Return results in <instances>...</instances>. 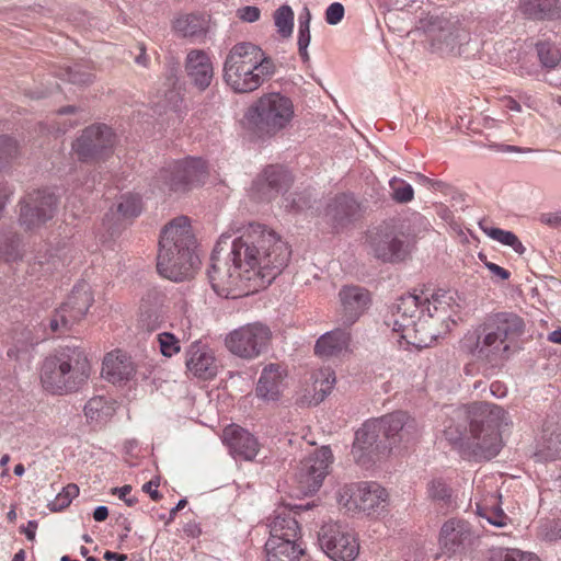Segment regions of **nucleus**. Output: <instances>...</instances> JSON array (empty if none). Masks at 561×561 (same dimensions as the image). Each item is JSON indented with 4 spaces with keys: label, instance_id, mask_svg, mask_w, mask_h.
<instances>
[{
    "label": "nucleus",
    "instance_id": "nucleus-1",
    "mask_svg": "<svg viewBox=\"0 0 561 561\" xmlns=\"http://www.w3.org/2000/svg\"><path fill=\"white\" fill-rule=\"evenodd\" d=\"M219 242L211 252L207 276L214 291L237 299L272 284L287 266L291 251L275 231L250 224L232 241L227 260L220 259Z\"/></svg>",
    "mask_w": 561,
    "mask_h": 561
},
{
    "label": "nucleus",
    "instance_id": "nucleus-2",
    "mask_svg": "<svg viewBox=\"0 0 561 561\" xmlns=\"http://www.w3.org/2000/svg\"><path fill=\"white\" fill-rule=\"evenodd\" d=\"M444 436L454 446L477 459L489 460L501 449V427L507 425L506 411L488 402L450 409Z\"/></svg>",
    "mask_w": 561,
    "mask_h": 561
},
{
    "label": "nucleus",
    "instance_id": "nucleus-3",
    "mask_svg": "<svg viewBox=\"0 0 561 561\" xmlns=\"http://www.w3.org/2000/svg\"><path fill=\"white\" fill-rule=\"evenodd\" d=\"M456 297V291L445 289L435 290L423 301L416 295L401 296L391 308V339L403 348L413 346L421 350L430 346L436 332L430 330L427 319L449 320L459 307Z\"/></svg>",
    "mask_w": 561,
    "mask_h": 561
},
{
    "label": "nucleus",
    "instance_id": "nucleus-4",
    "mask_svg": "<svg viewBox=\"0 0 561 561\" xmlns=\"http://www.w3.org/2000/svg\"><path fill=\"white\" fill-rule=\"evenodd\" d=\"M196 249L197 240L190 219L185 216L173 219L160 234L157 271L174 282L193 277L201 264Z\"/></svg>",
    "mask_w": 561,
    "mask_h": 561
},
{
    "label": "nucleus",
    "instance_id": "nucleus-5",
    "mask_svg": "<svg viewBox=\"0 0 561 561\" xmlns=\"http://www.w3.org/2000/svg\"><path fill=\"white\" fill-rule=\"evenodd\" d=\"M91 370V363L82 347L65 345L55 348L44 358L39 378L45 391L66 396L82 389Z\"/></svg>",
    "mask_w": 561,
    "mask_h": 561
},
{
    "label": "nucleus",
    "instance_id": "nucleus-6",
    "mask_svg": "<svg viewBox=\"0 0 561 561\" xmlns=\"http://www.w3.org/2000/svg\"><path fill=\"white\" fill-rule=\"evenodd\" d=\"M524 320L514 312L491 314L481 324L470 352L477 359L497 366L510 357L511 345L524 333Z\"/></svg>",
    "mask_w": 561,
    "mask_h": 561
},
{
    "label": "nucleus",
    "instance_id": "nucleus-7",
    "mask_svg": "<svg viewBox=\"0 0 561 561\" xmlns=\"http://www.w3.org/2000/svg\"><path fill=\"white\" fill-rule=\"evenodd\" d=\"M294 116L293 100L279 92H270L248 107L244 122L253 137L265 141L286 130L291 125Z\"/></svg>",
    "mask_w": 561,
    "mask_h": 561
},
{
    "label": "nucleus",
    "instance_id": "nucleus-8",
    "mask_svg": "<svg viewBox=\"0 0 561 561\" xmlns=\"http://www.w3.org/2000/svg\"><path fill=\"white\" fill-rule=\"evenodd\" d=\"M431 42L433 53L440 56H460L461 47L468 43L469 34L457 22L438 15L426 14L416 25Z\"/></svg>",
    "mask_w": 561,
    "mask_h": 561
},
{
    "label": "nucleus",
    "instance_id": "nucleus-9",
    "mask_svg": "<svg viewBox=\"0 0 561 561\" xmlns=\"http://www.w3.org/2000/svg\"><path fill=\"white\" fill-rule=\"evenodd\" d=\"M337 501L347 511L379 517L386 507V490L375 481L345 484L339 491Z\"/></svg>",
    "mask_w": 561,
    "mask_h": 561
},
{
    "label": "nucleus",
    "instance_id": "nucleus-10",
    "mask_svg": "<svg viewBox=\"0 0 561 561\" xmlns=\"http://www.w3.org/2000/svg\"><path fill=\"white\" fill-rule=\"evenodd\" d=\"M272 337L271 328L257 321L231 331L226 336L225 344L233 355L243 359H254L268 350Z\"/></svg>",
    "mask_w": 561,
    "mask_h": 561
},
{
    "label": "nucleus",
    "instance_id": "nucleus-11",
    "mask_svg": "<svg viewBox=\"0 0 561 561\" xmlns=\"http://www.w3.org/2000/svg\"><path fill=\"white\" fill-rule=\"evenodd\" d=\"M115 146V134L105 124H93L85 127L72 142V151L83 163H99L112 157Z\"/></svg>",
    "mask_w": 561,
    "mask_h": 561
},
{
    "label": "nucleus",
    "instance_id": "nucleus-12",
    "mask_svg": "<svg viewBox=\"0 0 561 561\" xmlns=\"http://www.w3.org/2000/svg\"><path fill=\"white\" fill-rule=\"evenodd\" d=\"M206 176L207 164L202 158H186L162 168L154 181L162 191L179 192L203 183Z\"/></svg>",
    "mask_w": 561,
    "mask_h": 561
},
{
    "label": "nucleus",
    "instance_id": "nucleus-13",
    "mask_svg": "<svg viewBox=\"0 0 561 561\" xmlns=\"http://www.w3.org/2000/svg\"><path fill=\"white\" fill-rule=\"evenodd\" d=\"M57 197L47 190H34L19 202V225L25 231H35L51 220L57 209Z\"/></svg>",
    "mask_w": 561,
    "mask_h": 561
},
{
    "label": "nucleus",
    "instance_id": "nucleus-14",
    "mask_svg": "<svg viewBox=\"0 0 561 561\" xmlns=\"http://www.w3.org/2000/svg\"><path fill=\"white\" fill-rule=\"evenodd\" d=\"M94 301L91 287L85 282L76 284L67 300L56 309L49 320L54 333H65L81 321Z\"/></svg>",
    "mask_w": 561,
    "mask_h": 561
},
{
    "label": "nucleus",
    "instance_id": "nucleus-15",
    "mask_svg": "<svg viewBox=\"0 0 561 561\" xmlns=\"http://www.w3.org/2000/svg\"><path fill=\"white\" fill-rule=\"evenodd\" d=\"M386 436L385 417L366 421L356 432L351 449L354 461L368 469L373 467L380 454V436Z\"/></svg>",
    "mask_w": 561,
    "mask_h": 561
},
{
    "label": "nucleus",
    "instance_id": "nucleus-16",
    "mask_svg": "<svg viewBox=\"0 0 561 561\" xmlns=\"http://www.w3.org/2000/svg\"><path fill=\"white\" fill-rule=\"evenodd\" d=\"M318 541L322 551L333 561H353L359 552L357 539L337 523L322 525Z\"/></svg>",
    "mask_w": 561,
    "mask_h": 561
},
{
    "label": "nucleus",
    "instance_id": "nucleus-17",
    "mask_svg": "<svg viewBox=\"0 0 561 561\" xmlns=\"http://www.w3.org/2000/svg\"><path fill=\"white\" fill-rule=\"evenodd\" d=\"M268 72L271 57L262 48L251 42H240L234 44L228 51L224 61L222 77H232L241 69L249 67H260Z\"/></svg>",
    "mask_w": 561,
    "mask_h": 561
},
{
    "label": "nucleus",
    "instance_id": "nucleus-18",
    "mask_svg": "<svg viewBox=\"0 0 561 561\" xmlns=\"http://www.w3.org/2000/svg\"><path fill=\"white\" fill-rule=\"evenodd\" d=\"M332 462L333 453L329 446H322L305 458L298 472L301 488L310 493L318 491L329 474Z\"/></svg>",
    "mask_w": 561,
    "mask_h": 561
},
{
    "label": "nucleus",
    "instance_id": "nucleus-19",
    "mask_svg": "<svg viewBox=\"0 0 561 561\" xmlns=\"http://www.w3.org/2000/svg\"><path fill=\"white\" fill-rule=\"evenodd\" d=\"M291 183L293 176L286 168L271 164L253 181L252 196L260 202H270L286 192Z\"/></svg>",
    "mask_w": 561,
    "mask_h": 561
},
{
    "label": "nucleus",
    "instance_id": "nucleus-20",
    "mask_svg": "<svg viewBox=\"0 0 561 561\" xmlns=\"http://www.w3.org/2000/svg\"><path fill=\"white\" fill-rule=\"evenodd\" d=\"M362 206L351 194H337L325 209L324 217L334 232H340L362 217Z\"/></svg>",
    "mask_w": 561,
    "mask_h": 561
},
{
    "label": "nucleus",
    "instance_id": "nucleus-21",
    "mask_svg": "<svg viewBox=\"0 0 561 561\" xmlns=\"http://www.w3.org/2000/svg\"><path fill=\"white\" fill-rule=\"evenodd\" d=\"M186 368L202 380H210L217 375V360L211 350L199 341L193 342L186 351Z\"/></svg>",
    "mask_w": 561,
    "mask_h": 561
},
{
    "label": "nucleus",
    "instance_id": "nucleus-22",
    "mask_svg": "<svg viewBox=\"0 0 561 561\" xmlns=\"http://www.w3.org/2000/svg\"><path fill=\"white\" fill-rule=\"evenodd\" d=\"M469 524L462 519L451 518L444 523L439 533V547L448 558L461 552L471 539Z\"/></svg>",
    "mask_w": 561,
    "mask_h": 561
},
{
    "label": "nucleus",
    "instance_id": "nucleus-23",
    "mask_svg": "<svg viewBox=\"0 0 561 561\" xmlns=\"http://www.w3.org/2000/svg\"><path fill=\"white\" fill-rule=\"evenodd\" d=\"M224 442L234 458L252 460L259 453V442L255 436L236 424L225 427Z\"/></svg>",
    "mask_w": 561,
    "mask_h": 561
},
{
    "label": "nucleus",
    "instance_id": "nucleus-24",
    "mask_svg": "<svg viewBox=\"0 0 561 561\" xmlns=\"http://www.w3.org/2000/svg\"><path fill=\"white\" fill-rule=\"evenodd\" d=\"M286 370L275 363L266 365L259 377L255 394L264 402H277L282 398Z\"/></svg>",
    "mask_w": 561,
    "mask_h": 561
},
{
    "label": "nucleus",
    "instance_id": "nucleus-25",
    "mask_svg": "<svg viewBox=\"0 0 561 561\" xmlns=\"http://www.w3.org/2000/svg\"><path fill=\"white\" fill-rule=\"evenodd\" d=\"M342 304V321L346 327L354 324L370 304L369 291L359 286H344L339 293Z\"/></svg>",
    "mask_w": 561,
    "mask_h": 561
},
{
    "label": "nucleus",
    "instance_id": "nucleus-26",
    "mask_svg": "<svg viewBox=\"0 0 561 561\" xmlns=\"http://www.w3.org/2000/svg\"><path fill=\"white\" fill-rule=\"evenodd\" d=\"M267 73L260 67H249L232 73V77H224L225 82L236 93H250L257 90L263 83L270 80L276 72V65L271 58V66Z\"/></svg>",
    "mask_w": 561,
    "mask_h": 561
},
{
    "label": "nucleus",
    "instance_id": "nucleus-27",
    "mask_svg": "<svg viewBox=\"0 0 561 561\" xmlns=\"http://www.w3.org/2000/svg\"><path fill=\"white\" fill-rule=\"evenodd\" d=\"M102 373L113 385H123L134 378L136 365L125 352L115 350L104 357Z\"/></svg>",
    "mask_w": 561,
    "mask_h": 561
},
{
    "label": "nucleus",
    "instance_id": "nucleus-28",
    "mask_svg": "<svg viewBox=\"0 0 561 561\" xmlns=\"http://www.w3.org/2000/svg\"><path fill=\"white\" fill-rule=\"evenodd\" d=\"M185 71L192 83L201 91L206 90L213 80L214 69L206 51L192 49L185 59Z\"/></svg>",
    "mask_w": 561,
    "mask_h": 561
},
{
    "label": "nucleus",
    "instance_id": "nucleus-29",
    "mask_svg": "<svg viewBox=\"0 0 561 561\" xmlns=\"http://www.w3.org/2000/svg\"><path fill=\"white\" fill-rule=\"evenodd\" d=\"M172 30L176 36L190 42H203L209 30V19L204 13H184L174 19Z\"/></svg>",
    "mask_w": 561,
    "mask_h": 561
},
{
    "label": "nucleus",
    "instance_id": "nucleus-30",
    "mask_svg": "<svg viewBox=\"0 0 561 561\" xmlns=\"http://www.w3.org/2000/svg\"><path fill=\"white\" fill-rule=\"evenodd\" d=\"M415 245V234L409 226L393 227L388 233V263H402L410 259Z\"/></svg>",
    "mask_w": 561,
    "mask_h": 561
},
{
    "label": "nucleus",
    "instance_id": "nucleus-31",
    "mask_svg": "<svg viewBox=\"0 0 561 561\" xmlns=\"http://www.w3.org/2000/svg\"><path fill=\"white\" fill-rule=\"evenodd\" d=\"M305 549L302 540L268 538L264 546L265 561H299Z\"/></svg>",
    "mask_w": 561,
    "mask_h": 561
},
{
    "label": "nucleus",
    "instance_id": "nucleus-32",
    "mask_svg": "<svg viewBox=\"0 0 561 561\" xmlns=\"http://www.w3.org/2000/svg\"><path fill=\"white\" fill-rule=\"evenodd\" d=\"M351 333L346 329H335L322 334L316 342L314 354L320 357L339 356L347 350Z\"/></svg>",
    "mask_w": 561,
    "mask_h": 561
},
{
    "label": "nucleus",
    "instance_id": "nucleus-33",
    "mask_svg": "<svg viewBox=\"0 0 561 561\" xmlns=\"http://www.w3.org/2000/svg\"><path fill=\"white\" fill-rule=\"evenodd\" d=\"M268 528V538L301 540L299 523L289 511L275 512L274 516L270 519Z\"/></svg>",
    "mask_w": 561,
    "mask_h": 561
},
{
    "label": "nucleus",
    "instance_id": "nucleus-34",
    "mask_svg": "<svg viewBox=\"0 0 561 561\" xmlns=\"http://www.w3.org/2000/svg\"><path fill=\"white\" fill-rule=\"evenodd\" d=\"M522 12L534 20L561 19V0H522Z\"/></svg>",
    "mask_w": 561,
    "mask_h": 561
},
{
    "label": "nucleus",
    "instance_id": "nucleus-35",
    "mask_svg": "<svg viewBox=\"0 0 561 561\" xmlns=\"http://www.w3.org/2000/svg\"><path fill=\"white\" fill-rule=\"evenodd\" d=\"M535 456L539 460L552 461L561 458V427L558 425H545L542 437Z\"/></svg>",
    "mask_w": 561,
    "mask_h": 561
},
{
    "label": "nucleus",
    "instance_id": "nucleus-36",
    "mask_svg": "<svg viewBox=\"0 0 561 561\" xmlns=\"http://www.w3.org/2000/svg\"><path fill=\"white\" fill-rule=\"evenodd\" d=\"M413 420L403 411H397L388 415V449L397 447L402 442H408L413 428Z\"/></svg>",
    "mask_w": 561,
    "mask_h": 561
},
{
    "label": "nucleus",
    "instance_id": "nucleus-37",
    "mask_svg": "<svg viewBox=\"0 0 561 561\" xmlns=\"http://www.w3.org/2000/svg\"><path fill=\"white\" fill-rule=\"evenodd\" d=\"M83 412L90 424H104L116 412L115 401L105 396H94L87 401Z\"/></svg>",
    "mask_w": 561,
    "mask_h": 561
},
{
    "label": "nucleus",
    "instance_id": "nucleus-38",
    "mask_svg": "<svg viewBox=\"0 0 561 561\" xmlns=\"http://www.w3.org/2000/svg\"><path fill=\"white\" fill-rule=\"evenodd\" d=\"M168 88L163 91L162 98L156 103V112L159 114L168 112H180L183 103V96L180 88L176 87V80L171 77L168 79Z\"/></svg>",
    "mask_w": 561,
    "mask_h": 561
},
{
    "label": "nucleus",
    "instance_id": "nucleus-39",
    "mask_svg": "<svg viewBox=\"0 0 561 561\" xmlns=\"http://www.w3.org/2000/svg\"><path fill=\"white\" fill-rule=\"evenodd\" d=\"M22 238L18 232H8L0 236V259L5 262H16L22 259Z\"/></svg>",
    "mask_w": 561,
    "mask_h": 561
},
{
    "label": "nucleus",
    "instance_id": "nucleus-40",
    "mask_svg": "<svg viewBox=\"0 0 561 561\" xmlns=\"http://www.w3.org/2000/svg\"><path fill=\"white\" fill-rule=\"evenodd\" d=\"M138 327L147 332H153L161 328L164 316L158 306L142 302L139 308Z\"/></svg>",
    "mask_w": 561,
    "mask_h": 561
},
{
    "label": "nucleus",
    "instance_id": "nucleus-41",
    "mask_svg": "<svg viewBox=\"0 0 561 561\" xmlns=\"http://www.w3.org/2000/svg\"><path fill=\"white\" fill-rule=\"evenodd\" d=\"M389 196L397 204H409L414 199V188L398 176L388 180Z\"/></svg>",
    "mask_w": 561,
    "mask_h": 561
},
{
    "label": "nucleus",
    "instance_id": "nucleus-42",
    "mask_svg": "<svg viewBox=\"0 0 561 561\" xmlns=\"http://www.w3.org/2000/svg\"><path fill=\"white\" fill-rule=\"evenodd\" d=\"M335 383V375L334 371H331L329 369L327 370H320V373L317 375L314 382H313V396H312V403L314 405L322 402L331 392Z\"/></svg>",
    "mask_w": 561,
    "mask_h": 561
},
{
    "label": "nucleus",
    "instance_id": "nucleus-43",
    "mask_svg": "<svg viewBox=\"0 0 561 561\" xmlns=\"http://www.w3.org/2000/svg\"><path fill=\"white\" fill-rule=\"evenodd\" d=\"M427 493L440 507L449 508L454 503L453 490L442 479L432 480L427 485Z\"/></svg>",
    "mask_w": 561,
    "mask_h": 561
},
{
    "label": "nucleus",
    "instance_id": "nucleus-44",
    "mask_svg": "<svg viewBox=\"0 0 561 561\" xmlns=\"http://www.w3.org/2000/svg\"><path fill=\"white\" fill-rule=\"evenodd\" d=\"M365 242L375 257L386 262V230L381 225L367 230Z\"/></svg>",
    "mask_w": 561,
    "mask_h": 561
},
{
    "label": "nucleus",
    "instance_id": "nucleus-45",
    "mask_svg": "<svg viewBox=\"0 0 561 561\" xmlns=\"http://www.w3.org/2000/svg\"><path fill=\"white\" fill-rule=\"evenodd\" d=\"M116 210L123 219H134L142 211V201L137 194L122 195Z\"/></svg>",
    "mask_w": 561,
    "mask_h": 561
},
{
    "label": "nucleus",
    "instance_id": "nucleus-46",
    "mask_svg": "<svg viewBox=\"0 0 561 561\" xmlns=\"http://www.w3.org/2000/svg\"><path fill=\"white\" fill-rule=\"evenodd\" d=\"M274 23H275V26L277 27V32L283 37H289L293 33V27H294V11H293V9L287 4L280 5L274 12Z\"/></svg>",
    "mask_w": 561,
    "mask_h": 561
},
{
    "label": "nucleus",
    "instance_id": "nucleus-47",
    "mask_svg": "<svg viewBox=\"0 0 561 561\" xmlns=\"http://www.w3.org/2000/svg\"><path fill=\"white\" fill-rule=\"evenodd\" d=\"M79 495V486L75 483H69L50 501L47 505L50 512H61L67 508L72 500Z\"/></svg>",
    "mask_w": 561,
    "mask_h": 561
},
{
    "label": "nucleus",
    "instance_id": "nucleus-48",
    "mask_svg": "<svg viewBox=\"0 0 561 561\" xmlns=\"http://www.w3.org/2000/svg\"><path fill=\"white\" fill-rule=\"evenodd\" d=\"M536 50L541 65L546 68H554L561 60L559 48L549 42L538 43Z\"/></svg>",
    "mask_w": 561,
    "mask_h": 561
},
{
    "label": "nucleus",
    "instance_id": "nucleus-49",
    "mask_svg": "<svg viewBox=\"0 0 561 561\" xmlns=\"http://www.w3.org/2000/svg\"><path fill=\"white\" fill-rule=\"evenodd\" d=\"M477 514L496 527H505L510 520L503 510L495 504L492 507L477 504Z\"/></svg>",
    "mask_w": 561,
    "mask_h": 561
},
{
    "label": "nucleus",
    "instance_id": "nucleus-50",
    "mask_svg": "<svg viewBox=\"0 0 561 561\" xmlns=\"http://www.w3.org/2000/svg\"><path fill=\"white\" fill-rule=\"evenodd\" d=\"M34 348L35 346L32 345V342L19 341V339L13 336V344L9 347L7 355L19 362H30Z\"/></svg>",
    "mask_w": 561,
    "mask_h": 561
},
{
    "label": "nucleus",
    "instance_id": "nucleus-51",
    "mask_svg": "<svg viewBox=\"0 0 561 561\" xmlns=\"http://www.w3.org/2000/svg\"><path fill=\"white\" fill-rule=\"evenodd\" d=\"M19 152L16 141L9 136H0V170L4 169Z\"/></svg>",
    "mask_w": 561,
    "mask_h": 561
},
{
    "label": "nucleus",
    "instance_id": "nucleus-52",
    "mask_svg": "<svg viewBox=\"0 0 561 561\" xmlns=\"http://www.w3.org/2000/svg\"><path fill=\"white\" fill-rule=\"evenodd\" d=\"M494 559L496 561H540L535 553L515 548L500 549Z\"/></svg>",
    "mask_w": 561,
    "mask_h": 561
},
{
    "label": "nucleus",
    "instance_id": "nucleus-53",
    "mask_svg": "<svg viewBox=\"0 0 561 561\" xmlns=\"http://www.w3.org/2000/svg\"><path fill=\"white\" fill-rule=\"evenodd\" d=\"M158 343L161 354L165 357H171L181 351L180 341L172 333L158 334Z\"/></svg>",
    "mask_w": 561,
    "mask_h": 561
},
{
    "label": "nucleus",
    "instance_id": "nucleus-54",
    "mask_svg": "<svg viewBox=\"0 0 561 561\" xmlns=\"http://www.w3.org/2000/svg\"><path fill=\"white\" fill-rule=\"evenodd\" d=\"M64 79L73 84L88 85L93 82L94 76L80 66H75L65 69Z\"/></svg>",
    "mask_w": 561,
    "mask_h": 561
},
{
    "label": "nucleus",
    "instance_id": "nucleus-55",
    "mask_svg": "<svg viewBox=\"0 0 561 561\" xmlns=\"http://www.w3.org/2000/svg\"><path fill=\"white\" fill-rule=\"evenodd\" d=\"M311 41L310 27H298V53L304 62L309 61L308 46Z\"/></svg>",
    "mask_w": 561,
    "mask_h": 561
},
{
    "label": "nucleus",
    "instance_id": "nucleus-56",
    "mask_svg": "<svg viewBox=\"0 0 561 561\" xmlns=\"http://www.w3.org/2000/svg\"><path fill=\"white\" fill-rule=\"evenodd\" d=\"M483 231L491 239H493L502 244H505V245H510V243L513 241L514 237L516 236L512 231H506V230H503L500 228H493V227L483 228Z\"/></svg>",
    "mask_w": 561,
    "mask_h": 561
},
{
    "label": "nucleus",
    "instance_id": "nucleus-57",
    "mask_svg": "<svg viewBox=\"0 0 561 561\" xmlns=\"http://www.w3.org/2000/svg\"><path fill=\"white\" fill-rule=\"evenodd\" d=\"M344 7L340 2L331 3L325 10V21L330 25H336L344 16Z\"/></svg>",
    "mask_w": 561,
    "mask_h": 561
},
{
    "label": "nucleus",
    "instance_id": "nucleus-58",
    "mask_svg": "<svg viewBox=\"0 0 561 561\" xmlns=\"http://www.w3.org/2000/svg\"><path fill=\"white\" fill-rule=\"evenodd\" d=\"M13 336L19 339V341L32 342V345L34 346L45 340L44 336L35 333V328L30 327L22 328L20 331L16 330Z\"/></svg>",
    "mask_w": 561,
    "mask_h": 561
},
{
    "label": "nucleus",
    "instance_id": "nucleus-59",
    "mask_svg": "<svg viewBox=\"0 0 561 561\" xmlns=\"http://www.w3.org/2000/svg\"><path fill=\"white\" fill-rule=\"evenodd\" d=\"M541 536L548 541L561 539V522L552 520L547 523L541 529Z\"/></svg>",
    "mask_w": 561,
    "mask_h": 561
},
{
    "label": "nucleus",
    "instance_id": "nucleus-60",
    "mask_svg": "<svg viewBox=\"0 0 561 561\" xmlns=\"http://www.w3.org/2000/svg\"><path fill=\"white\" fill-rule=\"evenodd\" d=\"M260 9L254 5H247L238 10L239 19L244 22L253 23L260 19Z\"/></svg>",
    "mask_w": 561,
    "mask_h": 561
},
{
    "label": "nucleus",
    "instance_id": "nucleus-61",
    "mask_svg": "<svg viewBox=\"0 0 561 561\" xmlns=\"http://www.w3.org/2000/svg\"><path fill=\"white\" fill-rule=\"evenodd\" d=\"M131 492V486L126 484L121 488H114L113 494H117L121 500H123L127 506H134L138 503V499L135 496L128 497V494Z\"/></svg>",
    "mask_w": 561,
    "mask_h": 561
},
{
    "label": "nucleus",
    "instance_id": "nucleus-62",
    "mask_svg": "<svg viewBox=\"0 0 561 561\" xmlns=\"http://www.w3.org/2000/svg\"><path fill=\"white\" fill-rule=\"evenodd\" d=\"M160 479L154 478L142 485V491L148 493L153 501H159L162 499V494L158 491Z\"/></svg>",
    "mask_w": 561,
    "mask_h": 561
},
{
    "label": "nucleus",
    "instance_id": "nucleus-63",
    "mask_svg": "<svg viewBox=\"0 0 561 561\" xmlns=\"http://www.w3.org/2000/svg\"><path fill=\"white\" fill-rule=\"evenodd\" d=\"M368 2L376 15L377 26L380 28L378 14L386 19V0H368Z\"/></svg>",
    "mask_w": 561,
    "mask_h": 561
},
{
    "label": "nucleus",
    "instance_id": "nucleus-64",
    "mask_svg": "<svg viewBox=\"0 0 561 561\" xmlns=\"http://www.w3.org/2000/svg\"><path fill=\"white\" fill-rule=\"evenodd\" d=\"M183 533L191 538H197L202 534L199 525L195 522H190L183 527Z\"/></svg>",
    "mask_w": 561,
    "mask_h": 561
}]
</instances>
